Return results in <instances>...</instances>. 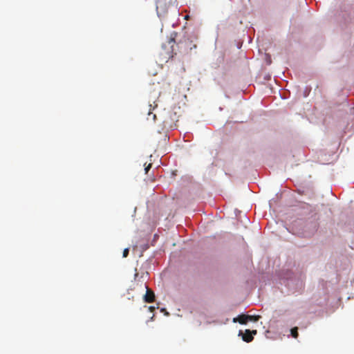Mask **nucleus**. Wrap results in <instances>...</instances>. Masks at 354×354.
I'll return each instance as SVG.
<instances>
[{
    "instance_id": "nucleus-7",
    "label": "nucleus",
    "mask_w": 354,
    "mask_h": 354,
    "mask_svg": "<svg viewBox=\"0 0 354 354\" xmlns=\"http://www.w3.org/2000/svg\"><path fill=\"white\" fill-rule=\"evenodd\" d=\"M177 35V33L176 32H173L171 35V38L169 41V44H171L172 43H176V37Z\"/></svg>"
},
{
    "instance_id": "nucleus-10",
    "label": "nucleus",
    "mask_w": 354,
    "mask_h": 354,
    "mask_svg": "<svg viewBox=\"0 0 354 354\" xmlns=\"http://www.w3.org/2000/svg\"><path fill=\"white\" fill-rule=\"evenodd\" d=\"M151 164L149 163L147 166L145 167V174H147L149 170L151 169Z\"/></svg>"
},
{
    "instance_id": "nucleus-11",
    "label": "nucleus",
    "mask_w": 354,
    "mask_h": 354,
    "mask_svg": "<svg viewBox=\"0 0 354 354\" xmlns=\"http://www.w3.org/2000/svg\"><path fill=\"white\" fill-rule=\"evenodd\" d=\"M148 115L149 117L151 116L153 120H155L156 118V115L155 114H153L151 111L149 112Z\"/></svg>"
},
{
    "instance_id": "nucleus-3",
    "label": "nucleus",
    "mask_w": 354,
    "mask_h": 354,
    "mask_svg": "<svg viewBox=\"0 0 354 354\" xmlns=\"http://www.w3.org/2000/svg\"><path fill=\"white\" fill-rule=\"evenodd\" d=\"M257 333V332L256 330H253L251 331L249 329H246L245 330V333L243 334L242 339L244 342H250L254 339L253 335H256Z\"/></svg>"
},
{
    "instance_id": "nucleus-13",
    "label": "nucleus",
    "mask_w": 354,
    "mask_h": 354,
    "mask_svg": "<svg viewBox=\"0 0 354 354\" xmlns=\"http://www.w3.org/2000/svg\"><path fill=\"white\" fill-rule=\"evenodd\" d=\"M161 311H162V312H164V311H166V310H165V308H162V309L161 310Z\"/></svg>"
},
{
    "instance_id": "nucleus-4",
    "label": "nucleus",
    "mask_w": 354,
    "mask_h": 354,
    "mask_svg": "<svg viewBox=\"0 0 354 354\" xmlns=\"http://www.w3.org/2000/svg\"><path fill=\"white\" fill-rule=\"evenodd\" d=\"M147 291L144 296V301L147 303H152L155 301V294L153 290L146 286Z\"/></svg>"
},
{
    "instance_id": "nucleus-6",
    "label": "nucleus",
    "mask_w": 354,
    "mask_h": 354,
    "mask_svg": "<svg viewBox=\"0 0 354 354\" xmlns=\"http://www.w3.org/2000/svg\"><path fill=\"white\" fill-rule=\"evenodd\" d=\"M291 335L294 338H297L298 337L299 334H298V328H297V327H295V328H292L291 329Z\"/></svg>"
},
{
    "instance_id": "nucleus-1",
    "label": "nucleus",
    "mask_w": 354,
    "mask_h": 354,
    "mask_svg": "<svg viewBox=\"0 0 354 354\" xmlns=\"http://www.w3.org/2000/svg\"><path fill=\"white\" fill-rule=\"evenodd\" d=\"M196 39V37L185 35L182 39L177 42L179 52L183 54L191 53L193 49L196 48V44H194Z\"/></svg>"
},
{
    "instance_id": "nucleus-5",
    "label": "nucleus",
    "mask_w": 354,
    "mask_h": 354,
    "mask_svg": "<svg viewBox=\"0 0 354 354\" xmlns=\"http://www.w3.org/2000/svg\"><path fill=\"white\" fill-rule=\"evenodd\" d=\"M248 318H250L248 315H241L238 317L237 321L241 324H245L248 322Z\"/></svg>"
},
{
    "instance_id": "nucleus-8",
    "label": "nucleus",
    "mask_w": 354,
    "mask_h": 354,
    "mask_svg": "<svg viewBox=\"0 0 354 354\" xmlns=\"http://www.w3.org/2000/svg\"><path fill=\"white\" fill-rule=\"evenodd\" d=\"M248 322H257L259 320V316L249 315Z\"/></svg>"
},
{
    "instance_id": "nucleus-12",
    "label": "nucleus",
    "mask_w": 354,
    "mask_h": 354,
    "mask_svg": "<svg viewBox=\"0 0 354 354\" xmlns=\"http://www.w3.org/2000/svg\"><path fill=\"white\" fill-rule=\"evenodd\" d=\"M149 310H150L151 312H153V311H154V310H155V307H153V306H150V307L149 308Z\"/></svg>"
},
{
    "instance_id": "nucleus-2",
    "label": "nucleus",
    "mask_w": 354,
    "mask_h": 354,
    "mask_svg": "<svg viewBox=\"0 0 354 354\" xmlns=\"http://www.w3.org/2000/svg\"><path fill=\"white\" fill-rule=\"evenodd\" d=\"M156 11L159 17H164L174 7L173 0H156Z\"/></svg>"
},
{
    "instance_id": "nucleus-9",
    "label": "nucleus",
    "mask_w": 354,
    "mask_h": 354,
    "mask_svg": "<svg viewBox=\"0 0 354 354\" xmlns=\"http://www.w3.org/2000/svg\"><path fill=\"white\" fill-rule=\"evenodd\" d=\"M129 248H125V249L124 250V251H123V254H122L123 257H124V258H125V257H127L128 256V254H129Z\"/></svg>"
}]
</instances>
